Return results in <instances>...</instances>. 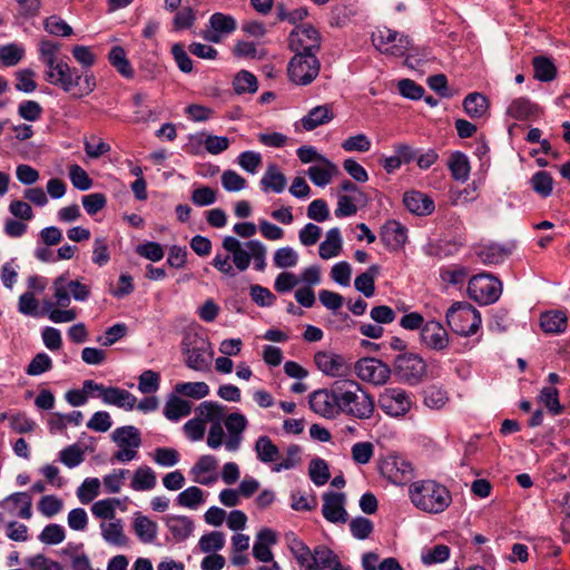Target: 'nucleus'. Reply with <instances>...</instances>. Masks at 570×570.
I'll return each instance as SVG.
<instances>
[{"label": "nucleus", "instance_id": "0e129e2a", "mask_svg": "<svg viewBox=\"0 0 570 570\" xmlns=\"http://www.w3.org/2000/svg\"><path fill=\"white\" fill-rule=\"evenodd\" d=\"M160 385L159 373L146 370L139 375L138 390L144 394L155 393Z\"/></svg>", "mask_w": 570, "mask_h": 570}, {"label": "nucleus", "instance_id": "a878e982", "mask_svg": "<svg viewBox=\"0 0 570 570\" xmlns=\"http://www.w3.org/2000/svg\"><path fill=\"white\" fill-rule=\"evenodd\" d=\"M320 165L311 166L307 170V175L313 184L318 187H324L328 185L333 178L338 173L337 166L328 160L327 158L320 161Z\"/></svg>", "mask_w": 570, "mask_h": 570}, {"label": "nucleus", "instance_id": "09e8293b", "mask_svg": "<svg viewBox=\"0 0 570 570\" xmlns=\"http://www.w3.org/2000/svg\"><path fill=\"white\" fill-rule=\"evenodd\" d=\"M234 90L236 94H255L258 89L257 78L249 71H239L233 81Z\"/></svg>", "mask_w": 570, "mask_h": 570}, {"label": "nucleus", "instance_id": "7c9ffc66", "mask_svg": "<svg viewBox=\"0 0 570 570\" xmlns=\"http://www.w3.org/2000/svg\"><path fill=\"white\" fill-rule=\"evenodd\" d=\"M101 535L104 540L112 546L122 547L128 542L127 537L124 533V527L120 519H114L109 522L100 523Z\"/></svg>", "mask_w": 570, "mask_h": 570}, {"label": "nucleus", "instance_id": "6e6552de", "mask_svg": "<svg viewBox=\"0 0 570 570\" xmlns=\"http://www.w3.org/2000/svg\"><path fill=\"white\" fill-rule=\"evenodd\" d=\"M321 70L315 55H294L287 66L288 78L297 86H307L314 81Z\"/></svg>", "mask_w": 570, "mask_h": 570}, {"label": "nucleus", "instance_id": "f257e3e1", "mask_svg": "<svg viewBox=\"0 0 570 570\" xmlns=\"http://www.w3.org/2000/svg\"><path fill=\"white\" fill-rule=\"evenodd\" d=\"M412 504L430 514L444 512L452 503L450 490L435 480L414 481L409 487Z\"/></svg>", "mask_w": 570, "mask_h": 570}, {"label": "nucleus", "instance_id": "1a4fd4ad", "mask_svg": "<svg viewBox=\"0 0 570 570\" xmlns=\"http://www.w3.org/2000/svg\"><path fill=\"white\" fill-rule=\"evenodd\" d=\"M394 373L402 382L416 385L426 375V363L419 354L403 353L395 357Z\"/></svg>", "mask_w": 570, "mask_h": 570}, {"label": "nucleus", "instance_id": "8fccbe9b", "mask_svg": "<svg viewBox=\"0 0 570 570\" xmlns=\"http://www.w3.org/2000/svg\"><path fill=\"white\" fill-rule=\"evenodd\" d=\"M539 402L542 403L552 415H559L562 413L563 407L559 401V391L552 386H546L541 390L538 397Z\"/></svg>", "mask_w": 570, "mask_h": 570}, {"label": "nucleus", "instance_id": "cd10ccee", "mask_svg": "<svg viewBox=\"0 0 570 570\" xmlns=\"http://www.w3.org/2000/svg\"><path fill=\"white\" fill-rule=\"evenodd\" d=\"M102 402L130 411L135 407L137 399L127 390L108 386L106 394H102Z\"/></svg>", "mask_w": 570, "mask_h": 570}, {"label": "nucleus", "instance_id": "49530a36", "mask_svg": "<svg viewBox=\"0 0 570 570\" xmlns=\"http://www.w3.org/2000/svg\"><path fill=\"white\" fill-rule=\"evenodd\" d=\"M448 401V392L440 386L430 385L423 392V402L430 409L440 410Z\"/></svg>", "mask_w": 570, "mask_h": 570}, {"label": "nucleus", "instance_id": "7ed1b4c3", "mask_svg": "<svg viewBox=\"0 0 570 570\" xmlns=\"http://www.w3.org/2000/svg\"><path fill=\"white\" fill-rule=\"evenodd\" d=\"M448 326L460 336H471L481 325V314L468 302H455L445 314Z\"/></svg>", "mask_w": 570, "mask_h": 570}, {"label": "nucleus", "instance_id": "a19ab883", "mask_svg": "<svg viewBox=\"0 0 570 570\" xmlns=\"http://www.w3.org/2000/svg\"><path fill=\"white\" fill-rule=\"evenodd\" d=\"M225 405L213 401H204L196 409L200 419L204 422H210L212 424H216V422L222 423L225 416Z\"/></svg>", "mask_w": 570, "mask_h": 570}, {"label": "nucleus", "instance_id": "393cba45", "mask_svg": "<svg viewBox=\"0 0 570 570\" xmlns=\"http://www.w3.org/2000/svg\"><path fill=\"white\" fill-rule=\"evenodd\" d=\"M166 527L177 542L185 541L194 531V521L186 515H167Z\"/></svg>", "mask_w": 570, "mask_h": 570}, {"label": "nucleus", "instance_id": "ea45409f", "mask_svg": "<svg viewBox=\"0 0 570 570\" xmlns=\"http://www.w3.org/2000/svg\"><path fill=\"white\" fill-rule=\"evenodd\" d=\"M463 108L471 118H481L489 108L488 99L480 92L469 94L463 100Z\"/></svg>", "mask_w": 570, "mask_h": 570}, {"label": "nucleus", "instance_id": "4d7b16f0", "mask_svg": "<svg viewBox=\"0 0 570 570\" xmlns=\"http://www.w3.org/2000/svg\"><path fill=\"white\" fill-rule=\"evenodd\" d=\"M273 263L277 268H291L297 265L298 254L292 247H281L273 255Z\"/></svg>", "mask_w": 570, "mask_h": 570}, {"label": "nucleus", "instance_id": "79ce46f5", "mask_svg": "<svg viewBox=\"0 0 570 570\" xmlns=\"http://www.w3.org/2000/svg\"><path fill=\"white\" fill-rule=\"evenodd\" d=\"M449 169L455 180H468L470 176V163L468 157L461 151L453 153L449 159Z\"/></svg>", "mask_w": 570, "mask_h": 570}, {"label": "nucleus", "instance_id": "473e14b6", "mask_svg": "<svg viewBox=\"0 0 570 570\" xmlns=\"http://www.w3.org/2000/svg\"><path fill=\"white\" fill-rule=\"evenodd\" d=\"M343 245L341 230L337 227H333L326 233L325 240L320 244L318 253L323 259H330L337 256L341 253Z\"/></svg>", "mask_w": 570, "mask_h": 570}, {"label": "nucleus", "instance_id": "c85d7f7f", "mask_svg": "<svg viewBox=\"0 0 570 570\" xmlns=\"http://www.w3.org/2000/svg\"><path fill=\"white\" fill-rule=\"evenodd\" d=\"M261 188L264 193L281 194L286 187V177L274 164L268 165L265 174L259 181Z\"/></svg>", "mask_w": 570, "mask_h": 570}, {"label": "nucleus", "instance_id": "2eb2a0df", "mask_svg": "<svg viewBox=\"0 0 570 570\" xmlns=\"http://www.w3.org/2000/svg\"><path fill=\"white\" fill-rule=\"evenodd\" d=\"M420 341L422 345L435 352H443L450 345L446 330L436 321L425 322L420 333Z\"/></svg>", "mask_w": 570, "mask_h": 570}, {"label": "nucleus", "instance_id": "f8f14e48", "mask_svg": "<svg viewBox=\"0 0 570 570\" xmlns=\"http://www.w3.org/2000/svg\"><path fill=\"white\" fill-rule=\"evenodd\" d=\"M411 393L400 387H386L379 395V406L390 416H403L412 407Z\"/></svg>", "mask_w": 570, "mask_h": 570}, {"label": "nucleus", "instance_id": "20e7f679", "mask_svg": "<svg viewBox=\"0 0 570 570\" xmlns=\"http://www.w3.org/2000/svg\"><path fill=\"white\" fill-rule=\"evenodd\" d=\"M181 351L185 355L187 367L206 372L210 368L213 351L210 343L197 333H187L181 342Z\"/></svg>", "mask_w": 570, "mask_h": 570}, {"label": "nucleus", "instance_id": "6e6d98bb", "mask_svg": "<svg viewBox=\"0 0 570 570\" xmlns=\"http://www.w3.org/2000/svg\"><path fill=\"white\" fill-rule=\"evenodd\" d=\"M204 502V492L198 487H189L177 497V504L180 507L196 509Z\"/></svg>", "mask_w": 570, "mask_h": 570}, {"label": "nucleus", "instance_id": "f03ea898", "mask_svg": "<svg viewBox=\"0 0 570 570\" xmlns=\"http://www.w3.org/2000/svg\"><path fill=\"white\" fill-rule=\"evenodd\" d=\"M45 79L65 92L75 90V97H83L92 92L96 88V79L92 72L85 71L80 73L76 68H71L63 60H59L47 68Z\"/></svg>", "mask_w": 570, "mask_h": 570}, {"label": "nucleus", "instance_id": "338daca9", "mask_svg": "<svg viewBox=\"0 0 570 570\" xmlns=\"http://www.w3.org/2000/svg\"><path fill=\"white\" fill-rule=\"evenodd\" d=\"M373 522L364 517L354 518L350 522V530L352 535L357 540H365L373 532Z\"/></svg>", "mask_w": 570, "mask_h": 570}, {"label": "nucleus", "instance_id": "69168bd1", "mask_svg": "<svg viewBox=\"0 0 570 570\" xmlns=\"http://www.w3.org/2000/svg\"><path fill=\"white\" fill-rule=\"evenodd\" d=\"M69 178L75 188L79 190H88L92 186V179L86 170L77 164L69 166Z\"/></svg>", "mask_w": 570, "mask_h": 570}, {"label": "nucleus", "instance_id": "b1692460", "mask_svg": "<svg viewBox=\"0 0 570 570\" xmlns=\"http://www.w3.org/2000/svg\"><path fill=\"white\" fill-rule=\"evenodd\" d=\"M223 247L232 254L233 263L238 271L244 272L248 268L252 261V252L249 249L245 250L237 238L226 236L223 239Z\"/></svg>", "mask_w": 570, "mask_h": 570}, {"label": "nucleus", "instance_id": "f704fd0d", "mask_svg": "<svg viewBox=\"0 0 570 570\" xmlns=\"http://www.w3.org/2000/svg\"><path fill=\"white\" fill-rule=\"evenodd\" d=\"M111 439L117 444V446H130L139 449L141 445L140 432L132 425L117 428L114 430Z\"/></svg>", "mask_w": 570, "mask_h": 570}, {"label": "nucleus", "instance_id": "58836bf2", "mask_svg": "<svg viewBox=\"0 0 570 570\" xmlns=\"http://www.w3.org/2000/svg\"><path fill=\"white\" fill-rule=\"evenodd\" d=\"M534 78L542 82L552 81L557 77V67L553 61L546 56H535L532 59Z\"/></svg>", "mask_w": 570, "mask_h": 570}, {"label": "nucleus", "instance_id": "4c0bfd02", "mask_svg": "<svg viewBox=\"0 0 570 570\" xmlns=\"http://www.w3.org/2000/svg\"><path fill=\"white\" fill-rule=\"evenodd\" d=\"M190 412V402L176 395L169 396L164 409V415L170 421H178L189 415Z\"/></svg>", "mask_w": 570, "mask_h": 570}, {"label": "nucleus", "instance_id": "423d86ee", "mask_svg": "<svg viewBox=\"0 0 570 570\" xmlns=\"http://www.w3.org/2000/svg\"><path fill=\"white\" fill-rule=\"evenodd\" d=\"M342 394L343 386L341 385L314 391L309 395V407L323 417L334 419L342 413Z\"/></svg>", "mask_w": 570, "mask_h": 570}, {"label": "nucleus", "instance_id": "0eeeda50", "mask_svg": "<svg viewBox=\"0 0 570 570\" xmlns=\"http://www.w3.org/2000/svg\"><path fill=\"white\" fill-rule=\"evenodd\" d=\"M374 47L382 53L403 57L411 49V39L387 27L377 28L372 33Z\"/></svg>", "mask_w": 570, "mask_h": 570}, {"label": "nucleus", "instance_id": "bf43d9fd", "mask_svg": "<svg viewBox=\"0 0 570 570\" xmlns=\"http://www.w3.org/2000/svg\"><path fill=\"white\" fill-rule=\"evenodd\" d=\"M100 481L97 478H87L77 489V497L81 503L91 502L99 494Z\"/></svg>", "mask_w": 570, "mask_h": 570}, {"label": "nucleus", "instance_id": "412c9836", "mask_svg": "<svg viewBox=\"0 0 570 570\" xmlns=\"http://www.w3.org/2000/svg\"><path fill=\"white\" fill-rule=\"evenodd\" d=\"M317 368L327 376H342L346 372V364L343 356L332 352H317L314 355Z\"/></svg>", "mask_w": 570, "mask_h": 570}, {"label": "nucleus", "instance_id": "9d476101", "mask_svg": "<svg viewBox=\"0 0 570 570\" xmlns=\"http://www.w3.org/2000/svg\"><path fill=\"white\" fill-rule=\"evenodd\" d=\"M501 282L489 274H479L469 281V296L482 305L497 302L501 295Z\"/></svg>", "mask_w": 570, "mask_h": 570}, {"label": "nucleus", "instance_id": "39448f33", "mask_svg": "<svg viewBox=\"0 0 570 570\" xmlns=\"http://www.w3.org/2000/svg\"><path fill=\"white\" fill-rule=\"evenodd\" d=\"M350 386L351 389L343 387L342 413L358 420L371 419L375 411L373 397L356 382H351Z\"/></svg>", "mask_w": 570, "mask_h": 570}, {"label": "nucleus", "instance_id": "2f4dec72", "mask_svg": "<svg viewBox=\"0 0 570 570\" xmlns=\"http://www.w3.org/2000/svg\"><path fill=\"white\" fill-rule=\"evenodd\" d=\"M568 325L567 315L562 311H550L540 316V326L543 332L559 334L566 331Z\"/></svg>", "mask_w": 570, "mask_h": 570}, {"label": "nucleus", "instance_id": "6ab92c4d", "mask_svg": "<svg viewBox=\"0 0 570 570\" xmlns=\"http://www.w3.org/2000/svg\"><path fill=\"white\" fill-rule=\"evenodd\" d=\"M217 468V459L214 455L205 454L199 456L190 469V474L194 482L202 485H212L218 480Z\"/></svg>", "mask_w": 570, "mask_h": 570}, {"label": "nucleus", "instance_id": "864d4df0", "mask_svg": "<svg viewBox=\"0 0 570 570\" xmlns=\"http://www.w3.org/2000/svg\"><path fill=\"white\" fill-rule=\"evenodd\" d=\"M24 56V48L18 43H9L0 48V60L6 67L17 66Z\"/></svg>", "mask_w": 570, "mask_h": 570}, {"label": "nucleus", "instance_id": "dca6fc26", "mask_svg": "<svg viewBox=\"0 0 570 570\" xmlns=\"http://www.w3.org/2000/svg\"><path fill=\"white\" fill-rule=\"evenodd\" d=\"M247 424L246 416L239 412H233L225 417L224 425L228 432V438L225 440L227 451L235 452L240 448Z\"/></svg>", "mask_w": 570, "mask_h": 570}, {"label": "nucleus", "instance_id": "5fc2aeb1", "mask_svg": "<svg viewBox=\"0 0 570 570\" xmlns=\"http://www.w3.org/2000/svg\"><path fill=\"white\" fill-rule=\"evenodd\" d=\"M175 391L188 397L196 400L203 399L209 394V386L205 382L178 383Z\"/></svg>", "mask_w": 570, "mask_h": 570}, {"label": "nucleus", "instance_id": "e433bc0d", "mask_svg": "<svg viewBox=\"0 0 570 570\" xmlns=\"http://www.w3.org/2000/svg\"><path fill=\"white\" fill-rule=\"evenodd\" d=\"M108 61L122 77L127 79L134 77L135 71L122 47L114 46L108 53Z\"/></svg>", "mask_w": 570, "mask_h": 570}, {"label": "nucleus", "instance_id": "c03bdc74", "mask_svg": "<svg viewBox=\"0 0 570 570\" xmlns=\"http://www.w3.org/2000/svg\"><path fill=\"white\" fill-rule=\"evenodd\" d=\"M157 482L156 474L149 466L138 468L131 481V488L135 491H147L155 488Z\"/></svg>", "mask_w": 570, "mask_h": 570}, {"label": "nucleus", "instance_id": "bb28decb", "mask_svg": "<svg viewBox=\"0 0 570 570\" xmlns=\"http://www.w3.org/2000/svg\"><path fill=\"white\" fill-rule=\"evenodd\" d=\"M334 112L330 105H321L312 108L301 120L305 130L311 131L318 126L325 125L333 120Z\"/></svg>", "mask_w": 570, "mask_h": 570}, {"label": "nucleus", "instance_id": "37998d69", "mask_svg": "<svg viewBox=\"0 0 570 570\" xmlns=\"http://www.w3.org/2000/svg\"><path fill=\"white\" fill-rule=\"evenodd\" d=\"M380 272L377 265H372L370 268L358 275L354 281L355 288L361 292L365 297H372L375 292V277Z\"/></svg>", "mask_w": 570, "mask_h": 570}, {"label": "nucleus", "instance_id": "3c124183", "mask_svg": "<svg viewBox=\"0 0 570 570\" xmlns=\"http://www.w3.org/2000/svg\"><path fill=\"white\" fill-rule=\"evenodd\" d=\"M199 549L204 553H216L225 546V535L223 532L213 531L202 535L198 542Z\"/></svg>", "mask_w": 570, "mask_h": 570}, {"label": "nucleus", "instance_id": "603ef678", "mask_svg": "<svg viewBox=\"0 0 570 570\" xmlns=\"http://www.w3.org/2000/svg\"><path fill=\"white\" fill-rule=\"evenodd\" d=\"M119 504V500L115 498L102 499L96 501L91 505V512L96 518L104 520L116 519V505Z\"/></svg>", "mask_w": 570, "mask_h": 570}, {"label": "nucleus", "instance_id": "aec40b11", "mask_svg": "<svg viewBox=\"0 0 570 570\" xmlns=\"http://www.w3.org/2000/svg\"><path fill=\"white\" fill-rule=\"evenodd\" d=\"M381 240L391 250L403 247L407 239V229L397 220H387L381 228Z\"/></svg>", "mask_w": 570, "mask_h": 570}, {"label": "nucleus", "instance_id": "9b49d317", "mask_svg": "<svg viewBox=\"0 0 570 570\" xmlns=\"http://www.w3.org/2000/svg\"><path fill=\"white\" fill-rule=\"evenodd\" d=\"M288 47L295 55H315L321 49V35L309 24L296 27L288 37Z\"/></svg>", "mask_w": 570, "mask_h": 570}, {"label": "nucleus", "instance_id": "f3484780", "mask_svg": "<svg viewBox=\"0 0 570 570\" xmlns=\"http://www.w3.org/2000/svg\"><path fill=\"white\" fill-rule=\"evenodd\" d=\"M236 20L222 12H216L209 18V28L204 30L203 38L207 41L218 43L223 36L229 35L236 30Z\"/></svg>", "mask_w": 570, "mask_h": 570}, {"label": "nucleus", "instance_id": "052dcab7", "mask_svg": "<svg viewBox=\"0 0 570 570\" xmlns=\"http://www.w3.org/2000/svg\"><path fill=\"white\" fill-rule=\"evenodd\" d=\"M302 449L297 444H292L286 449L285 458L273 466L274 472H281L283 470H291L301 463Z\"/></svg>", "mask_w": 570, "mask_h": 570}, {"label": "nucleus", "instance_id": "774afa93", "mask_svg": "<svg viewBox=\"0 0 570 570\" xmlns=\"http://www.w3.org/2000/svg\"><path fill=\"white\" fill-rule=\"evenodd\" d=\"M27 563L33 570H66L61 563L53 561L41 553L28 558Z\"/></svg>", "mask_w": 570, "mask_h": 570}, {"label": "nucleus", "instance_id": "a211bd4d", "mask_svg": "<svg viewBox=\"0 0 570 570\" xmlns=\"http://www.w3.org/2000/svg\"><path fill=\"white\" fill-rule=\"evenodd\" d=\"M345 494L327 492L323 494V517L332 523H345L348 514L344 508Z\"/></svg>", "mask_w": 570, "mask_h": 570}, {"label": "nucleus", "instance_id": "72a5a7b5", "mask_svg": "<svg viewBox=\"0 0 570 570\" xmlns=\"http://www.w3.org/2000/svg\"><path fill=\"white\" fill-rule=\"evenodd\" d=\"M132 528L138 539L144 543H151L157 538L158 525L146 515L137 514Z\"/></svg>", "mask_w": 570, "mask_h": 570}, {"label": "nucleus", "instance_id": "a18cd8bd", "mask_svg": "<svg viewBox=\"0 0 570 570\" xmlns=\"http://www.w3.org/2000/svg\"><path fill=\"white\" fill-rule=\"evenodd\" d=\"M289 548L302 570H315L313 552L303 541L294 539Z\"/></svg>", "mask_w": 570, "mask_h": 570}, {"label": "nucleus", "instance_id": "c756f323", "mask_svg": "<svg viewBox=\"0 0 570 570\" xmlns=\"http://www.w3.org/2000/svg\"><path fill=\"white\" fill-rule=\"evenodd\" d=\"M538 106L525 97H519L511 101L507 115L515 120H527L538 116Z\"/></svg>", "mask_w": 570, "mask_h": 570}, {"label": "nucleus", "instance_id": "680f3d73", "mask_svg": "<svg viewBox=\"0 0 570 570\" xmlns=\"http://www.w3.org/2000/svg\"><path fill=\"white\" fill-rule=\"evenodd\" d=\"M38 538L42 543L53 546L65 540L66 532L62 525L50 523L43 528Z\"/></svg>", "mask_w": 570, "mask_h": 570}, {"label": "nucleus", "instance_id": "ddd939ff", "mask_svg": "<svg viewBox=\"0 0 570 570\" xmlns=\"http://www.w3.org/2000/svg\"><path fill=\"white\" fill-rule=\"evenodd\" d=\"M355 373L364 382L383 385L390 379V367L375 357H364L355 363Z\"/></svg>", "mask_w": 570, "mask_h": 570}, {"label": "nucleus", "instance_id": "13d9d810", "mask_svg": "<svg viewBox=\"0 0 570 570\" xmlns=\"http://www.w3.org/2000/svg\"><path fill=\"white\" fill-rule=\"evenodd\" d=\"M532 189L542 197H548L552 193L553 179L548 171H538L531 179Z\"/></svg>", "mask_w": 570, "mask_h": 570}, {"label": "nucleus", "instance_id": "e2e57ef3", "mask_svg": "<svg viewBox=\"0 0 570 570\" xmlns=\"http://www.w3.org/2000/svg\"><path fill=\"white\" fill-rule=\"evenodd\" d=\"M43 28L52 36L69 37L72 35V28L58 16L47 18L43 22Z\"/></svg>", "mask_w": 570, "mask_h": 570}, {"label": "nucleus", "instance_id": "de8ad7c7", "mask_svg": "<svg viewBox=\"0 0 570 570\" xmlns=\"http://www.w3.org/2000/svg\"><path fill=\"white\" fill-rule=\"evenodd\" d=\"M308 475L315 485L326 484L331 478L326 461L321 458L313 459L308 465Z\"/></svg>", "mask_w": 570, "mask_h": 570}, {"label": "nucleus", "instance_id": "4be33fe9", "mask_svg": "<svg viewBox=\"0 0 570 570\" xmlns=\"http://www.w3.org/2000/svg\"><path fill=\"white\" fill-rule=\"evenodd\" d=\"M403 204L410 213L416 216L430 215L435 208L433 199L417 190L404 193Z\"/></svg>", "mask_w": 570, "mask_h": 570}, {"label": "nucleus", "instance_id": "5701e85b", "mask_svg": "<svg viewBox=\"0 0 570 570\" xmlns=\"http://www.w3.org/2000/svg\"><path fill=\"white\" fill-rule=\"evenodd\" d=\"M313 563L315 570H350L344 567L338 557L326 546H317L313 550Z\"/></svg>", "mask_w": 570, "mask_h": 570}, {"label": "nucleus", "instance_id": "c9c22d12", "mask_svg": "<svg viewBox=\"0 0 570 570\" xmlns=\"http://www.w3.org/2000/svg\"><path fill=\"white\" fill-rule=\"evenodd\" d=\"M254 450L257 459L265 464L276 462L279 458L278 446L267 435H262L256 440Z\"/></svg>", "mask_w": 570, "mask_h": 570}, {"label": "nucleus", "instance_id": "4468645a", "mask_svg": "<svg viewBox=\"0 0 570 570\" xmlns=\"http://www.w3.org/2000/svg\"><path fill=\"white\" fill-rule=\"evenodd\" d=\"M382 473L394 484L402 485L414 476V469L407 460L400 455L389 456L382 464Z\"/></svg>", "mask_w": 570, "mask_h": 570}]
</instances>
